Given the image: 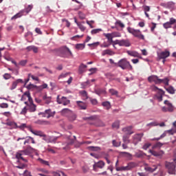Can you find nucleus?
<instances>
[{
  "mask_svg": "<svg viewBox=\"0 0 176 176\" xmlns=\"http://www.w3.org/2000/svg\"><path fill=\"white\" fill-rule=\"evenodd\" d=\"M160 6H162V8H165V9H170V10H174V9H175V3H174V1L161 3Z\"/></svg>",
  "mask_w": 176,
  "mask_h": 176,
  "instance_id": "8",
  "label": "nucleus"
},
{
  "mask_svg": "<svg viewBox=\"0 0 176 176\" xmlns=\"http://www.w3.org/2000/svg\"><path fill=\"white\" fill-rule=\"evenodd\" d=\"M112 144H113V146L118 147V146H120L122 142H116V140H113Z\"/></svg>",
  "mask_w": 176,
  "mask_h": 176,
  "instance_id": "57",
  "label": "nucleus"
},
{
  "mask_svg": "<svg viewBox=\"0 0 176 176\" xmlns=\"http://www.w3.org/2000/svg\"><path fill=\"white\" fill-rule=\"evenodd\" d=\"M76 104L79 107L80 109H86V108H87V104L82 101H77Z\"/></svg>",
  "mask_w": 176,
  "mask_h": 176,
  "instance_id": "28",
  "label": "nucleus"
},
{
  "mask_svg": "<svg viewBox=\"0 0 176 176\" xmlns=\"http://www.w3.org/2000/svg\"><path fill=\"white\" fill-rule=\"evenodd\" d=\"M30 131L32 132V134L34 135H37L38 137H43L44 138H46V134L45 133L42 132V131H34L32 129H30Z\"/></svg>",
  "mask_w": 176,
  "mask_h": 176,
  "instance_id": "14",
  "label": "nucleus"
},
{
  "mask_svg": "<svg viewBox=\"0 0 176 176\" xmlns=\"http://www.w3.org/2000/svg\"><path fill=\"white\" fill-rule=\"evenodd\" d=\"M165 167H166V170H168V174L175 175V174L176 173V170H175L176 166H175V164H174V162H166Z\"/></svg>",
  "mask_w": 176,
  "mask_h": 176,
  "instance_id": "4",
  "label": "nucleus"
},
{
  "mask_svg": "<svg viewBox=\"0 0 176 176\" xmlns=\"http://www.w3.org/2000/svg\"><path fill=\"white\" fill-rule=\"evenodd\" d=\"M85 47V43H79L76 45V49H77V50H83Z\"/></svg>",
  "mask_w": 176,
  "mask_h": 176,
  "instance_id": "36",
  "label": "nucleus"
},
{
  "mask_svg": "<svg viewBox=\"0 0 176 176\" xmlns=\"http://www.w3.org/2000/svg\"><path fill=\"white\" fill-rule=\"evenodd\" d=\"M88 149L89 151H100V147L98 146H88Z\"/></svg>",
  "mask_w": 176,
  "mask_h": 176,
  "instance_id": "51",
  "label": "nucleus"
},
{
  "mask_svg": "<svg viewBox=\"0 0 176 176\" xmlns=\"http://www.w3.org/2000/svg\"><path fill=\"white\" fill-rule=\"evenodd\" d=\"M163 96H164V91H163L162 89H160V91L157 92L155 97L157 100L160 102L163 101Z\"/></svg>",
  "mask_w": 176,
  "mask_h": 176,
  "instance_id": "18",
  "label": "nucleus"
},
{
  "mask_svg": "<svg viewBox=\"0 0 176 176\" xmlns=\"http://www.w3.org/2000/svg\"><path fill=\"white\" fill-rule=\"evenodd\" d=\"M126 53L132 57H140V54L135 51H126Z\"/></svg>",
  "mask_w": 176,
  "mask_h": 176,
  "instance_id": "31",
  "label": "nucleus"
},
{
  "mask_svg": "<svg viewBox=\"0 0 176 176\" xmlns=\"http://www.w3.org/2000/svg\"><path fill=\"white\" fill-rule=\"evenodd\" d=\"M95 93L98 96H101V94H107V91L105 89H95Z\"/></svg>",
  "mask_w": 176,
  "mask_h": 176,
  "instance_id": "30",
  "label": "nucleus"
},
{
  "mask_svg": "<svg viewBox=\"0 0 176 176\" xmlns=\"http://www.w3.org/2000/svg\"><path fill=\"white\" fill-rule=\"evenodd\" d=\"M149 153H151L153 156H155L156 157H159V153L157 151H153V150H149L148 151Z\"/></svg>",
  "mask_w": 176,
  "mask_h": 176,
  "instance_id": "53",
  "label": "nucleus"
},
{
  "mask_svg": "<svg viewBox=\"0 0 176 176\" xmlns=\"http://www.w3.org/2000/svg\"><path fill=\"white\" fill-rule=\"evenodd\" d=\"M78 16L81 20H85V19H86V15L82 12H78Z\"/></svg>",
  "mask_w": 176,
  "mask_h": 176,
  "instance_id": "61",
  "label": "nucleus"
},
{
  "mask_svg": "<svg viewBox=\"0 0 176 176\" xmlns=\"http://www.w3.org/2000/svg\"><path fill=\"white\" fill-rule=\"evenodd\" d=\"M164 104L166 106L162 107V112H174V106L170 101L164 100Z\"/></svg>",
  "mask_w": 176,
  "mask_h": 176,
  "instance_id": "5",
  "label": "nucleus"
},
{
  "mask_svg": "<svg viewBox=\"0 0 176 176\" xmlns=\"http://www.w3.org/2000/svg\"><path fill=\"white\" fill-rule=\"evenodd\" d=\"M19 83H24V81L21 78L17 79L16 80L12 82V85L10 89L11 90H14V89H16V87H17V85H19Z\"/></svg>",
  "mask_w": 176,
  "mask_h": 176,
  "instance_id": "15",
  "label": "nucleus"
},
{
  "mask_svg": "<svg viewBox=\"0 0 176 176\" xmlns=\"http://www.w3.org/2000/svg\"><path fill=\"white\" fill-rule=\"evenodd\" d=\"M22 10H25V14H28L30 10H32V5H29L26 9Z\"/></svg>",
  "mask_w": 176,
  "mask_h": 176,
  "instance_id": "45",
  "label": "nucleus"
},
{
  "mask_svg": "<svg viewBox=\"0 0 176 176\" xmlns=\"http://www.w3.org/2000/svg\"><path fill=\"white\" fill-rule=\"evenodd\" d=\"M27 111H28V109H27V107H25L22 109L20 114L21 115H25V113H27Z\"/></svg>",
  "mask_w": 176,
  "mask_h": 176,
  "instance_id": "64",
  "label": "nucleus"
},
{
  "mask_svg": "<svg viewBox=\"0 0 176 176\" xmlns=\"http://www.w3.org/2000/svg\"><path fill=\"white\" fill-rule=\"evenodd\" d=\"M136 164L134 162H129L127 166H126V171H129V170H131V168H134L135 167Z\"/></svg>",
  "mask_w": 176,
  "mask_h": 176,
  "instance_id": "33",
  "label": "nucleus"
},
{
  "mask_svg": "<svg viewBox=\"0 0 176 176\" xmlns=\"http://www.w3.org/2000/svg\"><path fill=\"white\" fill-rule=\"evenodd\" d=\"M107 54H108V56H113L115 52L109 49L104 50L102 52V56H107Z\"/></svg>",
  "mask_w": 176,
  "mask_h": 176,
  "instance_id": "24",
  "label": "nucleus"
},
{
  "mask_svg": "<svg viewBox=\"0 0 176 176\" xmlns=\"http://www.w3.org/2000/svg\"><path fill=\"white\" fill-rule=\"evenodd\" d=\"M23 149L24 150L19 151L16 153V159H18V160H20V159H21L23 162L27 163V160H25L23 156H30V155L34 153V152H35V151L36 150H35V148H32L30 145H26L25 147H23Z\"/></svg>",
  "mask_w": 176,
  "mask_h": 176,
  "instance_id": "1",
  "label": "nucleus"
},
{
  "mask_svg": "<svg viewBox=\"0 0 176 176\" xmlns=\"http://www.w3.org/2000/svg\"><path fill=\"white\" fill-rule=\"evenodd\" d=\"M87 68V65L81 64L80 67H79V73L80 74H83L85 72V69Z\"/></svg>",
  "mask_w": 176,
  "mask_h": 176,
  "instance_id": "38",
  "label": "nucleus"
},
{
  "mask_svg": "<svg viewBox=\"0 0 176 176\" xmlns=\"http://www.w3.org/2000/svg\"><path fill=\"white\" fill-rule=\"evenodd\" d=\"M43 100L45 101V104L49 105V104L52 102V96H47V95L45 94L43 96Z\"/></svg>",
  "mask_w": 176,
  "mask_h": 176,
  "instance_id": "27",
  "label": "nucleus"
},
{
  "mask_svg": "<svg viewBox=\"0 0 176 176\" xmlns=\"http://www.w3.org/2000/svg\"><path fill=\"white\" fill-rule=\"evenodd\" d=\"M162 146H163V143L158 142L155 144H154L152 148L153 149H156V148H162Z\"/></svg>",
  "mask_w": 176,
  "mask_h": 176,
  "instance_id": "42",
  "label": "nucleus"
},
{
  "mask_svg": "<svg viewBox=\"0 0 176 176\" xmlns=\"http://www.w3.org/2000/svg\"><path fill=\"white\" fill-rule=\"evenodd\" d=\"M165 131L166 134H169V135H174V133H176L175 131H174L173 129Z\"/></svg>",
  "mask_w": 176,
  "mask_h": 176,
  "instance_id": "58",
  "label": "nucleus"
},
{
  "mask_svg": "<svg viewBox=\"0 0 176 176\" xmlns=\"http://www.w3.org/2000/svg\"><path fill=\"white\" fill-rule=\"evenodd\" d=\"M122 155H124L125 157H127V159H129V160H131V157H133V155H131L130 153L122 152Z\"/></svg>",
  "mask_w": 176,
  "mask_h": 176,
  "instance_id": "46",
  "label": "nucleus"
},
{
  "mask_svg": "<svg viewBox=\"0 0 176 176\" xmlns=\"http://www.w3.org/2000/svg\"><path fill=\"white\" fill-rule=\"evenodd\" d=\"M38 162H39V163H41V164H43V166H50V164H49V162L44 160L42 158H38Z\"/></svg>",
  "mask_w": 176,
  "mask_h": 176,
  "instance_id": "35",
  "label": "nucleus"
},
{
  "mask_svg": "<svg viewBox=\"0 0 176 176\" xmlns=\"http://www.w3.org/2000/svg\"><path fill=\"white\" fill-rule=\"evenodd\" d=\"M7 126H12V129H17V123L14 122H7Z\"/></svg>",
  "mask_w": 176,
  "mask_h": 176,
  "instance_id": "39",
  "label": "nucleus"
},
{
  "mask_svg": "<svg viewBox=\"0 0 176 176\" xmlns=\"http://www.w3.org/2000/svg\"><path fill=\"white\" fill-rule=\"evenodd\" d=\"M109 91L110 94H111V96H116V97H118V91H116L113 89H109Z\"/></svg>",
  "mask_w": 176,
  "mask_h": 176,
  "instance_id": "50",
  "label": "nucleus"
},
{
  "mask_svg": "<svg viewBox=\"0 0 176 176\" xmlns=\"http://www.w3.org/2000/svg\"><path fill=\"white\" fill-rule=\"evenodd\" d=\"M111 35L113 38H120L122 36V34L119 32H113L111 33Z\"/></svg>",
  "mask_w": 176,
  "mask_h": 176,
  "instance_id": "44",
  "label": "nucleus"
},
{
  "mask_svg": "<svg viewBox=\"0 0 176 176\" xmlns=\"http://www.w3.org/2000/svg\"><path fill=\"white\" fill-rule=\"evenodd\" d=\"M67 118H69V120L71 122H74V120H76V115L74 114V113H72H72H70V115H69V116Z\"/></svg>",
  "mask_w": 176,
  "mask_h": 176,
  "instance_id": "40",
  "label": "nucleus"
},
{
  "mask_svg": "<svg viewBox=\"0 0 176 176\" xmlns=\"http://www.w3.org/2000/svg\"><path fill=\"white\" fill-rule=\"evenodd\" d=\"M61 113L63 115V116L68 117L70 113H72V111L69 110V109H63L61 111Z\"/></svg>",
  "mask_w": 176,
  "mask_h": 176,
  "instance_id": "29",
  "label": "nucleus"
},
{
  "mask_svg": "<svg viewBox=\"0 0 176 176\" xmlns=\"http://www.w3.org/2000/svg\"><path fill=\"white\" fill-rule=\"evenodd\" d=\"M28 109L30 112H35L36 111V105L34 103H30V104H28Z\"/></svg>",
  "mask_w": 176,
  "mask_h": 176,
  "instance_id": "25",
  "label": "nucleus"
},
{
  "mask_svg": "<svg viewBox=\"0 0 176 176\" xmlns=\"http://www.w3.org/2000/svg\"><path fill=\"white\" fill-rule=\"evenodd\" d=\"M120 126V122H119V120L114 122L112 124L113 129H119Z\"/></svg>",
  "mask_w": 176,
  "mask_h": 176,
  "instance_id": "41",
  "label": "nucleus"
},
{
  "mask_svg": "<svg viewBox=\"0 0 176 176\" xmlns=\"http://www.w3.org/2000/svg\"><path fill=\"white\" fill-rule=\"evenodd\" d=\"M168 82H170V79L166 77L164 78V82L162 83L164 85V86H168Z\"/></svg>",
  "mask_w": 176,
  "mask_h": 176,
  "instance_id": "62",
  "label": "nucleus"
},
{
  "mask_svg": "<svg viewBox=\"0 0 176 176\" xmlns=\"http://www.w3.org/2000/svg\"><path fill=\"white\" fill-rule=\"evenodd\" d=\"M116 27H120L121 28H124V25L122 23V21L117 20L115 23Z\"/></svg>",
  "mask_w": 176,
  "mask_h": 176,
  "instance_id": "37",
  "label": "nucleus"
},
{
  "mask_svg": "<svg viewBox=\"0 0 176 176\" xmlns=\"http://www.w3.org/2000/svg\"><path fill=\"white\" fill-rule=\"evenodd\" d=\"M38 89H39V90H43V89H47V84L44 83L42 85L38 87Z\"/></svg>",
  "mask_w": 176,
  "mask_h": 176,
  "instance_id": "63",
  "label": "nucleus"
},
{
  "mask_svg": "<svg viewBox=\"0 0 176 176\" xmlns=\"http://www.w3.org/2000/svg\"><path fill=\"white\" fill-rule=\"evenodd\" d=\"M117 65L122 69H129L130 71L133 69V66L126 58L120 59L117 63Z\"/></svg>",
  "mask_w": 176,
  "mask_h": 176,
  "instance_id": "2",
  "label": "nucleus"
},
{
  "mask_svg": "<svg viewBox=\"0 0 176 176\" xmlns=\"http://www.w3.org/2000/svg\"><path fill=\"white\" fill-rule=\"evenodd\" d=\"M104 166H105V162L103 161H99L98 162H95L93 165L94 171H97L98 168H104Z\"/></svg>",
  "mask_w": 176,
  "mask_h": 176,
  "instance_id": "12",
  "label": "nucleus"
},
{
  "mask_svg": "<svg viewBox=\"0 0 176 176\" xmlns=\"http://www.w3.org/2000/svg\"><path fill=\"white\" fill-rule=\"evenodd\" d=\"M47 140H48V142H51L52 144H56V141L58 140V136H48L45 137Z\"/></svg>",
  "mask_w": 176,
  "mask_h": 176,
  "instance_id": "21",
  "label": "nucleus"
},
{
  "mask_svg": "<svg viewBox=\"0 0 176 176\" xmlns=\"http://www.w3.org/2000/svg\"><path fill=\"white\" fill-rule=\"evenodd\" d=\"M165 89L166 90V91H168V93H169V94H175V89H174V87H173V86H170L169 87H166Z\"/></svg>",
  "mask_w": 176,
  "mask_h": 176,
  "instance_id": "34",
  "label": "nucleus"
},
{
  "mask_svg": "<svg viewBox=\"0 0 176 176\" xmlns=\"http://www.w3.org/2000/svg\"><path fill=\"white\" fill-rule=\"evenodd\" d=\"M127 31L129 32V34H132L135 38H138V39H141L142 41L145 40V36L141 32V30H135L130 27L127 28Z\"/></svg>",
  "mask_w": 176,
  "mask_h": 176,
  "instance_id": "3",
  "label": "nucleus"
},
{
  "mask_svg": "<svg viewBox=\"0 0 176 176\" xmlns=\"http://www.w3.org/2000/svg\"><path fill=\"white\" fill-rule=\"evenodd\" d=\"M176 23V19L174 18H170L169 19V21L166 22L165 23L163 24V27L166 28V30H167L168 28H171V25H173V24H175Z\"/></svg>",
  "mask_w": 176,
  "mask_h": 176,
  "instance_id": "11",
  "label": "nucleus"
},
{
  "mask_svg": "<svg viewBox=\"0 0 176 176\" xmlns=\"http://www.w3.org/2000/svg\"><path fill=\"white\" fill-rule=\"evenodd\" d=\"M146 126L147 127H155V126H159V123H157V122L155 121L147 124Z\"/></svg>",
  "mask_w": 176,
  "mask_h": 176,
  "instance_id": "47",
  "label": "nucleus"
},
{
  "mask_svg": "<svg viewBox=\"0 0 176 176\" xmlns=\"http://www.w3.org/2000/svg\"><path fill=\"white\" fill-rule=\"evenodd\" d=\"M37 170L43 174H50V172L45 168H38Z\"/></svg>",
  "mask_w": 176,
  "mask_h": 176,
  "instance_id": "49",
  "label": "nucleus"
},
{
  "mask_svg": "<svg viewBox=\"0 0 176 176\" xmlns=\"http://www.w3.org/2000/svg\"><path fill=\"white\" fill-rule=\"evenodd\" d=\"M17 129L24 130V129H27V124H21L20 125H17Z\"/></svg>",
  "mask_w": 176,
  "mask_h": 176,
  "instance_id": "55",
  "label": "nucleus"
},
{
  "mask_svg": "<svg viewBox=\"0 0 176 176\" xmlns=\"http://www.w3.org/2000/svg\"><path fill=\"white\" fill-rule=\"evenodd\" d=\"M30 142H32V144H36L35 140H34V138L31 136L25 137V140L24 141L23 144L26 145V144H30Z\"/></svg>",
  "mask_w": 176,
  "mask_h": 176,
  "instance_id": "20",
  "label": "nucleus"
},
{
  "mask_svg": "<svg viewBox=\"0 0 176 176\" xmlns=\"http://www.w3.org/2000/svg\"><path fill=\"white\" fill-rule=\"evenodd\" d=\"M153 168L150 167L148 166V164L145 165L144 170L145 171H148V173H154V171H156L157 170V166L153 165Z\"/></svg>",
  "mask_w": 176,
  "mask_h": 176,
  "instance_id": "16",
  "label": "nucleus"
},
{
  "mask_svg": "<svg viewBox=\"0 0 176 176\" xmlns=\"http://www.w3.org/2000/svg\"><path fill=\"white\" fill-rule=\"evenodd\" d=\"M102 105L103 107H106V108L109 109V108H111V103L108 101L107 102H103Z\"/></svg>",
  "mask_w": 176,
  "mask_h": 176,
  "instance_id": "56",
  "label": "nucleus"
},
{
  "mask_svg": "<svg viewBox=\"0 0 176 176\" xmlns=\"http://www.w3.org/2000/svg\"><path fill=\"white\" fill-rule=\"evenodd\" d=\"M142 137H144V133H137L134 135L133 137V144L137 145L138 142H141Z\"/></svg>",
  "mask_w": 176,
  "mask_h": 176,
  "instance_id": "10",
  "label": "nucleus"
},
{
  "mask_svg": "<svg viewBox=\"0 0 176 176\" xmlns=\"http://www.w3.org/2000/svg\"><path fill=\"white\" fill-rule=\"evenodd\" d=\"M105 38H107V39H108V41H109L110 39H111V38H113V36H112V33H104V34Z\"/></svg>",
  "mask_w": 176,
  "mask_h": 176,
  "instance_id": "54",
  "label": "nucleus"
},
{
  "mask_svg": "<svg viewBox=\"0 0 176 176\" xmlns=\"http://www.w3.org/2000/svg\"><path fill=\"white\" fill-rule=\"evenodd\" d=\"M146 154L145 153H143L142 151H138L135 153L134 157H138V159H141V157H144V156H146Z\"/></svg>",
  "mask_w": 176,
  "mask_h": 176,
  "instance_id": "26",
  "label": "nucleus"
},
{
  "mask_svg": "<svg viewBox=\"0 0 176 176\" xmlns=\"http://www.w3.org/2000/svg\"><path fill=\"white\" fill-rule=\"evenodd\" d=\"M72 56H73L72 52H71L69 48L64 47L61 50V54H60L61 57L68 58L69 57H72Z\"/></svg>",
  "mask_w": 176,
  "mask_h": 176,
  "instance_id": "7",
  "label": "nucleus"
},
{
  "mask_svg": "<svg viewBox=\"0 0 176 176\" xmlns=\"http://www.w3.org/2000/svg\"><path fill=\"white\" fill-rule=\"evenodd\" d=\"M102 31V29H94L91 30V34L92 35H96V34H98L99 32H101Z\"/></svg>",
  "mask_w": 176,
  "mask_h": 176,
  "instance_id": "48",
  "label": "nucleus"
},
{
  "mask_svg": "<svg viewBox=\"0 0 176 176\" xmlns=\"http://www.w3.org/2000/svg\"><path fill=\"white\" fill-rule=\"evenodd\" d=\"M69 75V73H62L59 76L58 79H63V78H67Z\"/></svg>",
  "mask_w": 176,
  "mask_h": 176,
  "instance_id": "59",
  "label": "nucleus"
},
{
  "mask_svg": "<svg viewBox=\"0 0 176 176\" xmlns=\"http://www.w3.org/2000/svg\"><path fill=\"white\" fill-rule=\"evenodd\" d=\"M116 170V171H127L126 166H117Z\"/></svg>",
  "mask_w": 176,
  "mask_h": 176,
  "instance_id": "52",
  "label": "nucleus"
},
{
  "mask_svg": "<svg viewBox=\"0 0 176 176\" xmlns=\"http://www.w3.org/2000/svg\"><path fill=\"white\" fill-rule=\"evenodd\" d=\"M56 113L55 111H52V109H48L45 110L44 112H40L38 113V115H42L43 118H47L49 119L50 118H53L54 116V114Z\"/></svg>",
  "mask_w": 176,
  "mask_h": 176,
  "instance_id": "6",
  "label": "nucleus"
},
{
  "mask_svg": "<svg viewBox=\"0 0 176 176\" xmlns=\"http://www.w3.org/2000/svg\"><path fill=\"white\" fill-rule=\"evenodd\" d=\"M22 16H25V10H21L16 14L14 15L11 18V20H16V19H20V17H22Z\"/></svg>",
  "mask_w": 176,
  "mask_h": 176,
  "instance_id": "17",
  "label": "nucleus"
},
{
  "mask_svg": "<svg viewBox=\"0 0 176 176\" xmlns=\"http://www.w3.org/2000/svg\"><path fill=\"white\" fill-rule=\"evenodd\" d=\"M148 81L150 83H152V82H154L155 85H159V76L156 75H152L148 77Z\"/></svg>",
  "mask_w": 176,
  "mask_h": 176,
  "instance_id": "13",
  "label": "nucleus"
},
{
  "mask_svg": "<svg viewBox=\"0 0 176 176\" xmlns=\"http://www.w3.org/2000/svg\"><path fill=\"white\" fill-rule=\"evenodd\" d=\"M35 87H36V85H34L32 83H30L28 85L26 86V89H28V90H31V89H35Z\"/></svg>",
  "mask_w": 176,
  "mask_h": 176,
  "instance_id": "60",
  "label": "nucleus"
},
{
  "mask_svg": "<svg viewBox=\"0 0 176 176\" xmlns=\"http://www.w3.org/2000/svg\"><path fill=\"white\" fill-rule=\"evenodd\" d=\"M131 44L130 43V41L129 40H120V46H124L125 47H130Z\"/></svg>",
  "mask_w": 176,
  "mask_h": 176,
  "instance_id": "19",
  "label": "nucleus"
},
{
  "mask_svg": "<svg viewBox=\"0 0 176 176\" xmlns=\"http://www.w3.org/2000/svg\"><path fill=\"white\" fill-rule=\"evenodd\" d=\"M158 56L160 58H162V59L167 58V57L170 56V52L168 51L162 52Z\"/></svg>",
  "mask_w": 176,
  "mask_h": 176,
  "instance_id": "23",
  "label": "nucleus"
},
{
  "mask_svg": "<svg viewBox=\"0 0 176 176\" xmlns=\"http://www.w3.org/2000/svg\"><path fill=\"white\" fill-rule=\"evenodd\" d=\"M133 129V126H126L125 128L122 129V131L124 133H126L129 134V135H131L134 132H133L131 130Z\"/></svg>",
  "mask_w": 176,
  "mask_h": 176,
  "instance_id": "22",
  "label": "nucleus"
},
{
  "mask_svg": "<svg viewBox=\"0 0 176 176\" xmlns=\"http://www.w3.org/2000/svg\"><path fill=\"white\" fill-rule=\"evenodd\" d=\"M129 136L127 135H124L122 137V141L123 142H124L125 144H130V140H129Z\"/></svg>",
  "mask_w": 176,
  "mask_h": 176,
  "instance_id": "43",
  "label": "nucleus"
},
{
  "mask_svg": "<svg viewBox=\"0 0 176 176\" xmlns=\"http://www.w3.org/2000/svg\"><path fill=\"white\" fill-rule=\"evenodd\" d=\"M143 10L144 12V14L145 16L149 19V14H148V12H149L151 10V7L148 6H143Z\"/></svg>",
  "mask_w": 176,
  "mask_h": 176,
  "instance_id": "32",
  "label": "nucleus"
},
{
  "mask_svg": "<svg viewBox=\"0 0 176 176\" xmlns=\"http://www.w3.org/2000/svg\"><path fill=\"white\" fill-rule=\"evenodd\" d=\"M56 101L58 104H63V105H69L70 101L67 98V97L63 96L60 98V96L58 95L56 98Z\"/></svg>",
  "mask_w": 176,
  "mask_h": 176,
  "instance_id": "9",
  "label": "nucleus"
}]
</instances>
